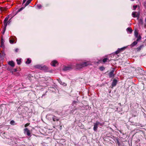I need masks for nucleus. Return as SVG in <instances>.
<instances>
[{"instance_id":"f257e3e1","label":"nucleus","mask_w":146,"mask_h":146,"mask_svg":"<svg viewBox=\"0 0 146 146\" xmlns=\"http://www.w3.org/2000/svg\"><path fill=\"white\" fill-rule=\"evenodd\" d=\"M90 64V63L89 62H84L81 63L80 64H76L74 66L75 69H79L85 66H86Z\"/></svg>"},{"instance_id":"72a5a7b5","label":"nucleus","mask_w":146,"mask_h":146,"mask_svg":"<svg viewBox=\"0 0 146 146\" xmlns=\"http://www.w3.org/2000/svg\"><path fill=\"white\" fill-rule=\"evenodd\" d=\"M24 9V8L23 7H22L21 8L19 9L18 10V12H19L21 11H22L23 9Z\"/></svg>"},{"instance_id":"cd10ccee","label":"nucleus","mask_w":146,"mask_h":146,"mask_svg":"<svg viewBox=\"0 0 146 146\" xmlns=\"http://www.w3.org/2000/svg\"><path fill=\"white\" fill-rule=\"evenodd\" d=\"M16 61L17 62V64L19 65L21 63V59H17L16 60Z\"/></svg>"},{"instance_id":"9b49d317","label":"nucleus","mask_w":146,"mask_h":146,"mask_svg":"<svg viewBox=\"0 0 146 146\" xmlns=\"http://www.w3.org/2000/svg\"><path fill=\"white\" fill-rule=\"evenodd\" d=\"M132 15L133 17H138L139 16V15L138 14V13L136 11L133 12Z\"/></svg>"},{"instance_id":"1a4fd4ad","label":"nucleus","mask_w":146,"mask_h":146,"mask_svg":"<svg viewBox=\"0 0 146 146\" xmlns=\"http://www.w3.org/2000/svg\"><path fill=\"white\" fill-rule=\"evenodd\" d=\"M110 61V60H109V59L107 58H105L104 59H103L102 60H100L98 62L99 63H102V62H103V63H105L107 62H109Z\"/></svg>"},{"instance_id":"393cba45","label":"nucleus","mask_w":146,"mask_h":146,"mask_svg":"<svg viewBox=\"0 0 146 146\" xmlns=\"http://www.w3.org/2000/svg\"><path fill=\"white\" fill-rule=\"evenodd\" d=\"M32 0H28L25 4V6H27L29 4Z\"/></svg>"},{"instance_id":"c756f323","label":"nucleus","mask_w":146,"mask_h":146,"mask_svg":"<svg viewBox=\"0 0 146 146\" xmlns=\"http://www.w3.org/2000/svg\"><path fill=\"white\" fill-rule=\"evenodd\" d=\"M17 71V69L16 68L13 69L11 70V72L13 74L14 72H16Z\"/></svg>"},{"instance_id":"ea45409f","label":"nucleus","mask_w":146,"mask_h":146,"mask_svg":"<svg viewBox=\"0 0 146 146\" xmlns=\"http://www.w3.org/2000/svg\"><path fill=\"white\" fill-rule=\"evenodd\" d=\"M27 0H23V3H24Z\"/></svg>"},{"instance_id":"473e14b6","label":"nucleus","mask_w":146,"mask_h":146,"mask_svg":"<svg viewBox=\"0 0 146 146\" xmlns=\"http://www.w3.org/2000/svg\"><path fill=\"white\" fill-rule=\"evenodd\" d=\"M100 70L101 71H103L104 69V68L103 66H101L100 68Z\"/></svg>"},{"instance_id":"6ab92c4d","label":"nucleus","mask_w":146,"mask_h":146,"mask_svg":"<svg viewBox=\"0 0 146 146\" xmlns=\"http://www.w3.org/2000/svg\"><path fill=\"white\" fill-rule=\"evenodd\" d=\"M137 43V42L136 41H135L133 42L131 45V47H133L135 45H136Z\"/></svg>"},{"instance_id":"a878e982","label":"nucleus","mask_w":146,"mask_h":146,"mask_svg":"<svg viewBox=\"0 0 146 146\" xmlns=\"http://www.w3.org/2000/svg\"><path fill=\"white\" fill-rule=\"evenodd\" d=\"M134 33H135V37H137L139 35H138V33L137 31L135 30L134 32Z\"/></svg>"},{"instance_id":"f8f14e48","label":"nucleus","mask_w":146,"mask_h":146,"mask_svg":"<svg viewBox=\"0 0 146 146\" xmlns=\"http://www.w3.org/2000/svg\"><path fill=\"white\" fill-rule=\"evenodd\" d=\"M117 80L115 79H114L112 82V86L113 87H114L117 84Z\"/></svg>"},{"instance_id":"4468645a","label":"nucleus","mask_w":146,"mask_h":146,"mask_svg":"<svg viewBox=\"0 0 146 146\" xmlns=\"http://www.w3.org/2000/svg\"><path fill=\"white\" fill-rule=\"evenodd\" d=\"M144 46L143 44L141 45L140 46L138 47L137 48L136 50L137 52H139L140 51L141 49Z\"/></svg>"},{"instance_id":"5701e85b","label":"nucleus","mask_w":146,"mask_h":146,"mask_svg":"<svg viewBox=\"0 0 146 146\" xmlns=\"http://www.w3.org/2000/svg\"><path fill=\"white\" fill-rule=\"evenodd\" d=\"M0 10L1 11H5L7 10V8L5 7H0Z\"/></svg>"},{"instance_id":"dca6fc26","label":"nucleus","mask_w":146,"mask_h":146,"mask_svg":"<svg viewBox=\"0 0 146 146\" xmlns=\"http://www.w3.org/2000/svg\"><path fill=\"white\" fill-rule=\"evenodd\" d=\"M48 69V68L45 65L42 66V68L41 70H43L45 71H46Z\"/></svg>"},{"instance_id":"2eb2a0df","label":"nucleus","mask_w":146,"mask_h":146,"mask_svg":"<svg viewBox=\"0 0 146 146\" xmlns=\"http://www.w3.org/2000/svg\"><path fill=\"white\" fill-rule=\"evenodd\" d=\"M52 119L54 121H58L59 120V119H58L54 115L53 116V117H52Z\"/></svg>"},{"instance_id":"4c0bfd02","label":"nucleus","mask_w":146,"mask_h":146,"mask_svg":"<svg viewBox=\"0 0 146 146\" xmlns=\"http://www.w3.org/2000/svg\"><path fill=\"white\" fill-rule=\"evenodd\" d=\"M145 24H144V27H146V18L145 19Z\"/></svg>"},{"instance_id":"7c9ffc66","label":"nucleus","mask_w":146,"mask_h":146,"mask_svg":"<svg viewBox=\"0 0 146 146\" xmlns=\"http://www.w3.org/2000/svg\"><path fill=\"white\" fill-rule=\"evenodd\" d=\"M138 6L137 5H133V10H135L136 8H137V7Z\"/></svg>"},{"instance_id":"0eeeda50","label":"nucleus","mask_w":146,"mask_h":146,"mask_svg":"<svg viewBox=\"0 0 146 146\" xmlns=\"http://www.w3.org/2000/svg\"><path fill=\"white\" fill-rule=\"evenodd\" d=\"M24 133L25 134H26L28 136H30L31 135L30 131L27 128H25L24 129Z\"/></svg>"},{"instance_id":"423d86ee","label":"nucleus","mask_w":146,"mask_h":146,"mask_svg":"<svg viewBox=\"0 0 146 146\" xmlns=\"http://www.w3.org/2000/svg\"><path fill=\"white\" fill-rule=\"evenodd\" d=\"M125 48V47H124L121 48H118L117 51L113 53V54H119L120 52L124 50Z\"/></svg>"},{"instance_id":"bb28decb","label":"nucleus","mask_w":146,"mask_h":146,"mask_svg":"<svg viewBox=\"0 0 146 146\" xmlns=\"http://www.w3.org/2000/svg\"><path fill=\"white\" fill-rule=\"evenodd\" d=\"M137 38V39L136 41L137 42L140 40L141 38V37L140 35H139V36Z\"/></svg>"},{"instance_id":"c85d7f7f","label":"nucleus","mask_w":146,"mask_h":146,"mask_svg":"<svg viewBox=\"0 0 146 146\" xmlns=\"http://www.w3.org/2000/svg\"><path fill=\"white\" fill-rule=\"evenodd\" d=\"M9 42L11 44H13L14 42V40L13 39H11L9 40Z\"/></svg>"},{"instance_id":"6e6552de","label":"nucleus","mask_w":146,"mask_h":146,"mask_svg":"<svg viewBox=\"0 0 146 146\" xmlns=\"http://www.w3.org/2000/svg\"><path fill=\"white\" fill-rule=\"evenodd\" d=\"M114 70H111V72L109 73V76L110 78H113L114 76Z\"/></svg>"},{"instance_id":"f3484780","label":"nucleus","mask_w":146,"mask_h":146,"mask_svg":"<svg viewBox=\"0 0 146 146\" xmlns=\"http://www.w3.org/2000/svg\"><path fill=\"white\" fill-rule=\"evenodd\" d=\"M139 25L140 26H143V20L142 19H140L138 21Z\"/></svg>"},{"instance_id":"e433bc0d","label":"nucleus","mask_w":146,"mask_h":146,"mask_svg":"<svg viewBox=\"0 0 146 146\" xmlns=\"http://www.w3.org/2000/svg\"><path fill=\"white\" fill-rule=\"evenodd\" d=\"M19 50V49L18 48H16L15 50V51L16 52H18Z\"/></svg>"},{"instance_id":"412c9836","label":"nucleus","mask_w":146,"mask_h":146,"mask_svg":"<svg viewBox=\"0 0 146 146\" xmlns=\"http://www.w3.org/2000/svg\"><path fill=\"white\" fill-rule=\"evenodd\" d=\"M59 82L60 84L64 86H66L67 85V84L66 83L62 82L60 80L59 81Z\"/></svg>"},{"instance_id":"7ed1b4c3","label":"nucleus","mask_w":146,"mask_h":146,"mask_svg":"<svg viewBox=\"0 0 146 146\" xmlns=\"http://www.w3.org/2000/svg\"><path fill=\"white\" fill-rule=\"evenodd\" d=\"M94 127L93 128V129L95 131H96L97 130L98 126L99 125H100V126H102V124L98 122V121H96V123H94Z\"/></svg>"},{"instance_id":"aec40b11","label":"nucleus","mask_w":146,"mask_h":146,"mask_svg":"<svg viewBox=\"0 0 146 146\" xmlns=\"http://www.w3.org/2000/svg\"><path fill=\"white\" fill-rule=\"evenodd\" d=\"M4 39L2 38L1 39V47H3L4 45Z\"/></svg>"},{"instance_id":"c9c22d12","label":"nucleus","mask_w":146,"mask_h":146,"mask_svg":"<svg viewBox=\"0 0 146 146\" xmlns=\"http://www.w3.org/2000/svg\"><path fill=\"white\" fill-rule=\"evenodd\" d=\"M29 125H30L29 123H27L25 125V127H27L28 126H29Z\"/></svg>"},{"instance_id":"58836bf2","label":"nucleus","mask_w":146,"mask_h":146,"mask_svg":"<svg viewBox=\"0 0 146 146\" xmlns=\"http://www.w3.org/2000/svg\"><path fill=\"white\" fill-rule=\"evenodd\" d=\"M144 6L145 8V9H146V3H145V4H144Z\"/></svg>"},{"instance_id":"ddd939ff","label":"nucleus","mask_w":146,"mask_h":146,"mask_svg":"<svg viewBox=\"0 0 146 146\" xmlns=\"http://www.w3.org/2000/svg\"><path fill=\"white\" fill-rule=\"evenodd\" d=\"M8 64L13 67L15 66V63L13 61H9L8 62Z\"/></svg>"},{"instance_id":"79ce46f5","label":"nucleus","mask_w":146,"mask_h":146,"mask_svg":"<svg viewBox=\"0 0 146 146\" xmlns=\"http://www.w3.org/2000/svg\"><path fill=\"white\" fill-rule=\"evenodd\" d=\"M60 128H61V127H62V126H60Z\"/></svg>"},{"instance_id":"f03ea898","label":"nucleus","mask_w":146,"mask_h":146,"mask_svg":"<svg viewBox=\"0 0 146 146\" xmlns=\"http://www.w3.org/2000/svg\"><path fill=\"white\" fill-rule=\"evenodd\" d=\"M75 68V67L74 66L70 65L68 66L64 67L63 69V70L64 71H66L71 70Z\"/></svg>"},{"instance_id":"f704fd0d","label":"nucleus","mask_w":146,"mask_h":146,"mask_svg":"<svg viewBox=\"0 0 146 146\" xmlns=\"http://www.w3.org/2000/svg\"><path fill=\"white\" fill-rule=\"evenodd\" d=\"M15 123V121L13 120L11 121L10 122V123L11 125H13Z\"/></svg>"},{"instance_id":"4be33fe9","label":"nucleus","mask_w":146,"mask_h":146,"mask_svg":"<svg viewBox=\"0 0 146 146\" xmlns=\"http://www.w3.org/2000/svg\"><path fill=\"white\" fill-rule=\"evenodd\" d=\"M127 31L128 32H129V33H131L132 32V30L130 28H129V27L127 29Z\"/></svg>"},{"instance_id":"20e7f679","label":"nucleus","mask_w":146,"mask_h":146,"mask_svg":"<svg viewBox=\"0 0 146 146\" xmlns=\"http://www.w3.org/2000/svg\"><path fill=\"white\" fill-rule=\"evenodd\" d=\"M8 20V17H7L5 18V20L4 21L3 24H4V32L5 30H6V27L7 26V23L9 22V21H8L7 22Z\"/></svg>"},{"instance_id":"2f4dec72","label":"nucleus","mask_w":146,"mask_h":146,"mask_svg":"<svg viewBox=\"0 0 146 146\" xmlns=\"http://www.w3.org/2000/svg\"><path fill=\"white\" fill-rule=\"evenodd\" d=\"M37 6L38 8L39 9L41 8L42 7V6L40 4L37 5Z\"/></svg>"},{"instance_id":"a19ab883","label":"nucleus","mask_w":146,"mask_h":146,"mask_svg":"<svg viewBox=\"0 0 146 146\" xmlns=\"http://www.w3.org/2000/svg\"><path fill=\"white\" fill-rule=\"evenodd\" d=\"M44 96V94H43V95H42V96Z\"/></svg>"},{"instance_id":"b1692460","label":"nucleus","mask_w":146,"mask_h":146,"mask_svg":"<svg viewBox=\"0 0 146 146\" xmlns=\"http://www.w3.org/2000/svg\"><path fill=\"white\" fill-rule=\"evenodd\" d=\"M31 62V60H30L29 58H28L26 62V63L27 64H30Z\"/></svg>"},{"instance_id":"a211bd4d","label":"nucleus","mask_w":146,"mask_h":146,"mask_svg":"<svg viewBox=\"0 0 146 146\" xmlns=\"http://www.w3.org/2000/svg\"><path fill=\"white\" fill-rule=\"evenodd\" d=\"M42 66V65H37L35 66V68H36L39 69L40 70H41V69Z\"/></svg>"},{"instance_id":"9d476101","label":"nucleus","mask_w":146,"mask_h":146,"mask_svg":"<svg viewBox=\"0 0 146 146\" xmlns=\"http://www.w3.org/2000/svg\"><path fill=\"white\" fill-rule=\"evenodd\" d=\"M58 64V62L56 60L52 61L51 63V65L54 67L56 65Z\"/></svg>"},{"instance_id":"39448f33","label":"nucleus","mask_w":146,"mask_h":146,"mask_svg":"<svg viewBox=\"0 0 146 146\" xmlns=\"http://www.w3.org/2000/svg\"><path fill=\"white\" fill-rule=\"evenodd\" d=\"M8 20V17H7L5 18V20L4 21L3 24H4V32L5 30H6V27L7 26V23L9 22V21H8L7 22Z\"/></svg>"}]
</instances>
